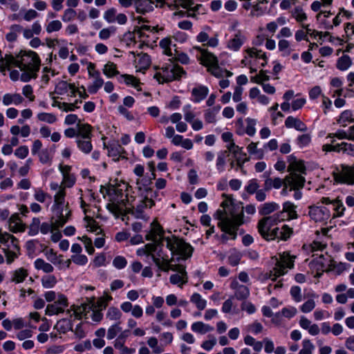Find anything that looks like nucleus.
Listing matches in <instances>:
<instances>
[{
    "label": "nucleus",
    "instance_id": "nucleus-1",
    "mask_svg": "<svg viewBox=\"0 0 354 354\" xmlns=\"http://www.w3.org/2000/svg\"><path fill=\"white\" fill-rule=\"evenodd\" d=\"M127 191V185L125 183L118 185L110 189V203L106 205L107 209L116 215L121 214L122 211H128L131 212L136 218L144 219L145 218L143 214L144 209L152 207L155 205L154 201L142 196L135 206L133 203L135 198L133 196L129 198Z\"/></svg>",
    "mask_w": 354,
    "mask_h": 354
},
{
    "label": "nucleus",
    "instance_id": "nucleus-2",
    "mask_svg": "<svg viewBox=\"0 0 354 354\" xmlns=\"http://www.w3.org/2000/svg\"><path fill=\"white\" fill-rule=\"evenodd\" d=\"M214 217L218 220V226L225 233L221 235L222 241L226 242L230 238L235 240L239 227L243 223L242 208L234 205L231 198L227 197L221 203V208L216 210Z\"/></svg>",
    "mask_w": 354,
    "mask_h": 354
},
{
    "label": "nucleus",
    "instance_id": "nucleus-3",
    "mask_svg": "<svg viewBox=\"0 0 354 354\" xmlns=\"http://www.w3.org/2000/svg\"><path fill=\"white\" fill-rule=\"evenodd\" d=\"M289 174L286 176V185H289L290 191H295L294 198L299 200L302 197L300 189L304 186L306 168L302 160H297L292 156L289 157Z\"/></svg>",
    "mask_w": 354,
    "mask_h": 354
},
{
    "label": "nucleus",
    "instance_id": "nucleus-4",
    "mask_svg": "<svg viewBox=\"0 0 354 354\" xmlns=\"http://www.w3.org/2000/svg\"><path fill=\"white\" fill-rule=\"evenodd\" d=\"M12 66H17L20 69V80L26 82L37 77L40 67V59L35 52L24 51L15 57Z\"/></svg>",
    "mask_w": 354,
    "mask_h": 354
},
{
    "label": "nucleus",
    "instance_id": "nucleus-5",
    "mask_svg": "<svg viewBox=\"0 0 354 354\" xmlns=\"http://www.w3.org/2000/svg\"><path fill=\"white\" fill-rule=\"evenodd\" d=\"M66 191L63 188L54 196V203L52 206V212L56 217L57 226L62 227L70 218L71 209L68 207V203L65 202Z\"/></svg>",
    "mask_w": 354,
    "mask_h": 354
},
{
    "label": "nucleus",
    "instance_id": "nucleus-6",
    "mask_svg": "<svg viewBox=\"0 0 354 354\" xmlns=\"http://www.w3.org/2000/svg\"><path fill=\"white\" fill-rule=\"evenodd\" d=\"M163 240L171 254L178 256V261L187 260L192 256L194 249L184 239L176 236H171L165 237Z\"/></svg>",
    "mask_w": 354,
    "mask_h": 354
},
{
    "label": "nucleus",
    "instance_id": "nucleus-7",
    "mask_svg": "<svg viewBox=\"0 0 354 354\" xmlns=\"http://www.w3.org/2000/svg\"><path fill=\"white\" fill-rule=\"evenodd\" d=\"M282 213H277L272 216H266L261 219L258 223V231L266 240H274L278 236V227L272 228L278 223L283 221Z\"/></svg>",
    "mask_w": 354,
    "mask_h": 354
},
{
    "label": "nucleus",
    "instance_id": "nucleus-8",
    "mask_svg": "<svg viewBox=\"0 0 354 354\" xmlns=\"http://www.w3.org/2000/svg\"><path fill=\"white\" fill-rule=\"evenodd\" d=\"M190 51L192 53L195 54L197 59L200 61L201 64L207 67L208 71L212 75L216 77L221 75L218 59L213 53L199 46H194Z\"/></svg>",
    "mask_w": 354,
    "mask_h": 354
},
{
    "label": "nucleus",
    "instance_id": "nucleus-9",
    "mask_svg": "<svg viewBox=\"0 0 354 354\" xmlns=\"http://www.w3.org/2000/svg\"><path fill=\"white\" fill-rule=\"evenodd\" d=\"M274 260V267L269 273L268 278L272 281H275L277 277L285 274L288 269H291L294 266V256H290L289 252H283L279 254V258H272Z\"/></svg>",
    "mask_w": 354,
    "mask_h": 354
},
{
    "label": "nucleus",
    "instance_id": "nucleus-10",
    "mask_svg": "<svg viewBox=\"0 0 354 354\" xmlns=\"http://www.w3.org/2000/svg\"><path fill=\"white\" fill-rule=\"evenodd\" d=\"M184 73L182 67L171 64L162 66L160 71L154 75V78L159 83L169 82L181 77Z\"/></svg>",
    "mask_w": 354,
    "mask_h": 354
},
{
    "label": "nucleus",
    "instance_id": "nucleus-11",
    "mask_svg": "<svg viewBox=\"0 0 354 354\" xmlns=\"http://www.w3.org/2000/svg\"><path fill=\"white\" fill-rule=\"evenodd\" d=\"M1 244L4 245L3 252L6 258V262L10 264L17 257V253L19 251L18 241L10 234H6L1 238Z\"/></svg>",
    "mask_w": 354,
    "mask_h": 354
},
{
    "label": "nucleus",
    "instance_id": "nucleus-12",
    "mask_svg": "<svg viewBox=\"0 0 354 354\" xmlns=\"http://www.w3.org/2000/svg\"><path fill=\"white\" fill-rule=\"evenodd\" d=\"M334 179L337 183L354 185V166L341 165L333 171Z\"/></svg>",
    "mask_w": 354,
    "mask_h": 354
},
{
    "label": "nucleus",
    "instance_id": "nucleus-13",
    "mask_svg": "<svg viewBox=\"0 0 354 354\" xmlns=\"http://www.w3.org/2000/svg\"><path fill=\"white\" fill-rule=\"evenodd\" d=\"M308 209V216L316 223H324L331 216L330 209L326 206L312 205Z\"/></svg>",
    "mask_w": 354,
    "mask_h": 354
},
{
    "label": "nucleus",
    "instance_id": "nucleus-14",
    "mask_svg": "<svg viewBox=\"0 0 354 354\" xmlns=\"http://www.w3.org/2000/svg\"><path fill=\"white\" fill-rule=\"evenodd\" d=\"M89 77L93 78L92 83L88 85V91L91 94L96 93L104 84V80L100 75V73L95 70V64L90 62L87 66Z\"/></svg>",
    "mask_w": 354,
    "mask_h": 354
},
{
    "label": "nucleus",
    "instance_id": "nucleus-15",
    "mask_svg": "<svg viewBox=\"0 0 354 354\" xmlns=\"http://www.w3.org/2000/svg\"><path fill=\"white\" fill-rule=\"evenodd\" d=\"M68 306L67 297L64 295L60 294L58 298L54 301V303L47 305L45 314L48 316H52L62 313Z\"/></svg>",
    "mask_w": 354,
    "mask_h": 354
},
{
    "label": "nucleus",
    "instance_id": "nucleus-16",
    "mask_svg": "<svg viewBox=\"0 0 354 354\" xmlns=\"http://www.w3.org/2000/svg\"><path fill=\"white\" fill-rule=\"evenodd\" d=\"M104 19L109 24L117 23L124 25L127 22V17L123 13H118L114 8H111L104 13Z\"/></svg>",
    "mask_w": 354,
    "mask_h": 354
},
{
    "label": "nucleus",
    "instance_id": "nucleus-17",
    "mask_svg": "<svg viewBox=\"0 0 354 354\" xmlns=\"http://www.w3.org/2000/svg\"><path fill=\"white\" fill-rule=\"evenodd\" d=\"M174 272L176 274H173L169 277V281L173 285H177L178 287L182 288L184 284L188 282V275L185 266L180 264Z\"/></svg>",
    "mask_w": 354,
    "mask_h": 354
},
{
    "label": "nucleus",
    "instance_id": "nucleus-18",
    "mask_svg": "<svg viewBox=\"0 0 354 354\" xmlns=\"http://www.w3.org/2000/svg\"><path fill=\"white\" fill-rule=\"evenodd\" d=\"M230 288L234 290V297L238 300H245L250 296L248 287L240 284L236 279L232 281Z\"/></svg>",
    "mask_w": 354,
    "mask_h": 354
},
{
    "label": "nucleus",
    "instance_id": "nucleus-19",
    "mask_svg": "<svg viewBox=\"0 0 354 354\" xmlns=\"http://www.w3.org/2000/svg\"><path fill=\"white\" fill-rule=\"evenodd\" d=\"M297 206L290 201H286L283 204V210L279 213H282L281 216L283 218V221L296 219L298 217L297 211Z\"/></svg>",
    "mask_w": 354,
    "mask_h": 354
},
{
    "label": "nucleus",
    "instance_id": "nucleus-20",
    "mask_svg": "<svg viewBox=\"0 0 354 354\" xmlns=\"http://www.w3.org/2000/svg\"><path fill=\"white\" fill-rule=\"evenodd\" d=\"M268 0H255L252 2V6L250 16L252 17H258L263 15L266 10V4Z\"/></svg>",
    "mask_w": 354,
    "mask_h": 354
},
{
    "label": "nucleus",
    "instance_id": "nucleus-21",
    "mask_svg": "<svg viewBox=\"0 0 354 354\" xmlns=\"http://www.w3.org/2000/svg\"><path fill=\"white\" fill-rule=\"evenodd\" d=\"M134 7L138 13L145 15L153 9V3L151 0H134Z\"/></svg>",
    "mask_w": 354,
    "mask_h": 354
},
{
    "label": "nucleus",
    "instance_id": "nucleus-22",
    "mask_svg": "<svg viewBox=\"0 0 354 354\" xmlns=\"http://www.w3.org/2000/svg\"><path fill=\"white\" fill-rule=\"evenodd\" d=\"M24 102L23 97L19 93H6L2 97V103L4 106L19 105Z\"/></svg>",
    "mask_w": 354,
    "mask_h": 354
},
{
    "label": "nucleus",
    "instance_id": "nucleus-23",
    "mask_svg": "<svg viewBox=\"0 0 354 354\" xmlns=\"http://www.w3.org/2000/svg\"><path fill=\"white\" fill-rule=\"evenodd\" d=\"M285 126L287 128H294L299 131H306V125L299 118L293 116H288L285 121Z\"/></svg>",
    "mask_w": 354,
    "mask_h": 354
},
{
    "label": "nucleus",
    "instance_id": "nucleus-24",
    "mask_svg": "<svg viewBox=\"0 0 354 354\" xmlns=\"http://www.w3.org/2000/svg\"><path fill=\"white\" fill-rule=\"evenodd\" d=\"M245 40V36L239 31L234 37L227 42V48L233 51H237L240 49Z\"/></svg>",
    "mask_w": 354,
    "mask_h": 354
},
{
    "label": "nucleus",
    "instance_id": "nucleus-25",
    "mask_svg": "<svg viewBox=\"0 0 354 354\" xmlns=\"http://www.w3.org/2000/svg\"><path fill=\"white\" fill-rule=\"evenodd\" d=\"M137 71H141L149 68L151 59L149 56L146 53L138 54L134 60Z\"/></svg>",
    "mask_w": 354,
    "mask_h": 354
},
{
    "label": "nucleus",
    "instance_id": "nucleus-26",
    "mask_svg": "<svg viewBox=\"0 0 354 354\" xmlns=\"http://www.w3.org/2000/svg\"><path fill=\"white\" fill-rule=\"evenodd\" d=\"M108 149V155L113 158V160L117 161L122 157L124 153V148L118 143H113L106 147Z\"/></svg>",
    "mask_w": 354,
    "mask_h": 354
},
{
    "label": "nucleus",
    "instance_id": "nucleus-27",
    "mask_svg": "<svg viewBox=\"0 0 354 354\" xmlns=\"http://www.w3.org/2000/svg\"><path fill=\"white\" fill-rule=\"evenodd\" d=\"M348 265L345 263L337 262L333 259H330L326 271H333L336 274H340L348 268Z\"/></svg>",
    "mask_w": 354,
    "mask_h": 354
},
{
    "label": "nucleus",
    "instance_id": "nucleus-28",
    "mask_svg": "<svg viewBox=\"0 0 354 354\" xmlns=\"http://www.w3.org/2000/svg\"><path fill=\"white\" fill-rule=\"evenodd\" d=\"M80 207L83 209V212L85 214L84 220L86 221L87 225L86 227H89V230L92 232H96L98 230V227L95 224V221L89 216L87 215V209L86 207L88 205L86 202L84 201L82 198V195H81L80 198Z\"/></svg>",
    "mask_w": 354,
    "mask_h": 354
},
{
    "label": "nucleus",
    "instance_id": "nucleus-29",
    "mask_svg": "<svg viewBox=\"0 0 354 354\" xmlns=\"http://www.w3.org/2000/svg\"><path fill=\"white\" fill-rule=\"evenodd\" d=\"M9 229L13 232H24L26 226L17 215H12L9 219Z\"/></svg>",
    "mask_w": 354,
    "mask_h": 354
},
{
    "label": "nucleus",
    "instance_id": "nucleus-30",
    "mask_svg": "<svg viewBox=\"0 0 354 354\" xmlns=\"http://www.w3.org/2000/svg\"><path fill=\"white\" fill-rule=\"evenodd\" d=\"M285 183V178L281 179L279 177L272 178L267 177L264 182V190L268 191L272 188L279 189Z\"/></svg>",
    "mask_w": 354,
    "mask_h": 354
},
{
    "label": "nucleus",
    "instance_id": "nucleus-31",
    "mask_svg": "<svg viewBox=\"0 0 354 354\" xmlns=\"http://www.w3.org/2000/svg\"><path fill=\"white\" fill-rule=\"evenodd\" d=\"M337 124L342 127H346L350 123L354 122V114L351 110L344 111L337 120Z\"/></svg>",
    "mask_w": 354,
    "mask_h": 354
},
{
    "label": "nucleus",
    "instance_id": "nucleus-32",
    "mask_svg": "<svg viewBox=\"0 0 354 354\" xmlns=\"http://www.w3.org/2000/svg\"><path fill=\"white\" fill-rule=\"evenodd\" d=\"M209 93V89L205 86H199L194 88L192 91L194 101L199 102L206 97Z\"/></svg>",
    "mask_w": 354,
    "mask_h": 354
},
{
    "label": "nucleus",
    "instance_id": "nucleus-33",
    "mask_svg": "<svg viewBox=\"0 0 354 354\" xmlns=\"http://www.w3.org/2000/svg\"><path fill=\"white\" fill-rule=\"evenodd\" d=\"M196 39L198 42H206L205 45H207L210 47H216L218 44V40L216 37L209 38L208 34L206 33L205 32H201L197 35Z\"/></svg>",
    "mask_w": 354,
    "mask_h": 354
},
{
    "label": "nucleus",
    "instance_id": "nucleus-34",
    "mask_svg": "<svg viewBox=\"0 0 354 354\" xmlns=\"http://www.w3.org/2000/svg\"><path fill=\"white\" fill-rule=\"evenodd\" d=\"M162 234V229L161 226L156 221H153L151 223V229L150 232L146 234L145 237L148 241H156L158 239V236H160Z\"/></svg>",
    "mask_w": 354,
    "mask_h": 354
},
{
    "label": "nucleus",
    "instance_id": "nucleus-35",
    "mask_svg": "<svg viewBox=\"0 0 354 354\" xmlns=\"http://www.w3.org/2000/svg\"><path fill=\"white\" fill-rule=\"evenodd\" d=\"M191 328L193 332L199 334H205L214 330L212 326L202 322H194L191 326Z\"/></svg>",
    "mask_w": 354,
    "mask_h": 354
},
{
    "label": "nucleus",
    "instance_id": "nucleus-36",
    "mask_svg": "<svg viewBox=\"0 0 354 354\" xmlns=\"http://www.w3.org/2000/svg\"><path fill=\"white\" fill-rule=\"evenodd\" d=\"M76 143L78 149L86 154L89 153L93 149L91 138H76Z\"/></svg>",
    "mask_w": 354,
    "mask_h": 354
},
{
    "label": "nucleus",
    "instance_id": "nucleus-37",
    "mask_svg": "<svg viewBox=\"0 0 354 354\" xmlns=\"http://www.w3.org/2000/svg\"><path fill=\"white\" fill-rule=\"evenodd\" d=\"M206 12V9L202 4H196L194 6H190L188 10L186 12L188 17H195L197 15H203ZM178 14L184 15L185 12H180Z\"/></svg>",
    "mask_w": 354,
    "mask_h": 354
},
{
    "label": "nucleus",
    "instance_id": "nucleus-38",
    "mask_svg": "<svg viewBox=\"0 0 354 354\" xmlns=\"http://www.w3.org/2000/svg\"><path fill=\"white\" fill-rule=\"evenodd\" d=\"M28 272L23 268H18L11 273V281L21 283L27 277Z\"/></svg>",
    "mask_w": 354,
    "mask_h": 354
},
{
    "label": "nucleus",
    "instance_id": "nucleus-39",
    "mask_svg": "<svg viewBox=\"0 0 354 354\" xmlns=\"http://www.w3.org/2000/svg\"><path fill=\"white\" fill-rule=\"evenodd\" d=\"M77 138H91V127L87 124H77Z\"/></svg>",
    "mask_w": 354,
    "mask_h": 354
},
{
    "label": "nucleus",
    "instance_id": "nucleus-40",
    "mask_svg": "<svg viewBox=\"0 0 354 354\" xmlns=\"http://www.w3.org/2000/svg\"><path fill=\"white\" fill-rule=\"evenodd\" d=\"M167 4L171 9H177L181 7L188 10L190 6H193L194 3L192 0H169Z\"/></svg>",
    "mask_w": 354,
    "mask_h": 354
},
{
    "label": "nucleus",
    "instance_id": "nucleus-41",
    "mask_svg": "<svg viewBox=\"0 0 354 354\" xmlns=\"http://www.w3.org/2000/svg\"><path fill=\"white\" fill-rule=\"evenodd\" d=\"M190 301L193 303L197 309L203 310L206 308L207 301L202 297V296L197 292H194L190 298Z\"/></svg>",
    "mask_w": 354,
    "mask_h": 354
},
{
    "label": "nucleus",
    "instance_id": "nucleus-42",
    "mask_svg": "<svg viewBox=\"0 0 354 354\" xmlns=\"http://www.w3.org/2000/svg\"><path fill=\"white\" fill-rule=\"evenodd\" d=\"M34 266L37 270H41L46 273H50L54 270L53 266L42 259H37L34 262Z\"/></svg>",
    "mask_w": 354,
    "mask_h": 354
},
{
    "label": "nucleus",
    "instance_id": "nucleus-43",
    "mask_svg": "<svg viewBox=\"0 0 354 354\" xmlns=\"http://www.w3.org/2000/svg\"><path fill=\"white\" fill-rule=\"evenodd\" d=\"M279 208V205L274 202L266 203L261 206L259 212L260 214L266 216L277 210Z\"/></svg>",
    "mask_w": 354,
    "mask_h": 354
},
{
    "label": "nucleus",
    "instance_id": "nucleus-44",
    "mask_svg": "<svg viewBox=\"0 0 354 354\" xmlns=\"http://www.w3.org/2000/svg\"><path fill=\"white\" fill-rule=\"evenodd\" d=\"M122 317V313L120 310L114 306L109 307L106 314V318L110 321L120 322Z\"/></svg>",
    "mask_w": 354,
    "mask_h": 354
},
{
    "label": "nucleus",
    "instance_id": "nucleus-45",
    "mask_svg": "<svg viewBox=\"0 0 354 354\" xmlns=\"http://www.w3.org/2000/svg\"><path fill=\"white\" fill-rule=\"evenodd\" d=\"M22 31V27L20 25L15 24L11 26L10 32L6 35V39L10 42H13L17 40L18 34Z\"/></svg>",
    "mask_w": 354,
    "mask_h": 354
},
{
    "label": "nucleus",
    "instance_id": "nucleus-46",
    "mask_svg": "<svg viewBox=\"0 0 354 354\" xmlns=\"http://www.w3.org/2000/svg\"><path fill=\"white\" fill-rule=\"evenodd\" d=\"M57 89L60 91V94L70 91L71 95H74L77 92V89L73 84H70L65 81L60 82L57 86Z\"/></svg>",
    "mask_w": 354,
    "mask_h": 354
},
{
    "label": "nucleus",
    "instance_id": "nucleus-47",
    "mask_svg": "<svg viewBox=\"0 0 354 354\" xmlns=\"http://www.w3.org/2000/svg\"><path fill=\"white\" fill-rule=\"evenodd\" d=\"M55 223H56V217H55V216L53 215L52 217V221L50 223H46V222H44L41 224L40 223V226H39L40 232L43 234H46L48 232H51L53 228L54 229H59L61 227L57 226V225H55Z\"/></svg>",
    "mask_w": 354,
    "mask_h": 354
},
{
    "label": "nucleus",
    "instance_id": "nucleus-48",
    "mask_svg": "<svg viewBox=\"0 0 354 354\" xmlns=\"http://www.w3.org/2000/svg\"><path fill=\"white\" fill-rule=\"evenodd\" d=\"M352 62L350 57L347 55H344L337 59V68L340 71H346L351 66Z\"/></svg>",
    "mask_w": 354,
    "mask_h": 354
},
{
    "label": "nucleus",
    "instance_id": "nucleus-49",
    "mask_svg": "<svg viewBox=\"0 0 354 354\" xmlns=\"http://www.w3.org/2000/svg\"><path fill=\"white\" fill-rule=\"evenodd\" d=\"M55 328L62 333H66L67 331L72 329L70 321L66 319L59 320L55 324Z\"/></svg>",
    "mask_w": 354,
    "mask_h": 354
},
{
    "label": "nucleus",
    "instance_id": "nucleus-50",
    "mask_svg": "<svg viewBox=\"0 0 354 354\" xmlns=\"http://www.w3.org/2000/svg\"><path fill=\"white\" fill-rule=\"evenodd\" d=\"M227 154V151H220L218 153L217 158H216V169L219 172H223L224 171L225 165V159Z\"/></svg>",
    "mask_w": 354,
    "mask_h": 354
},
{
    "label": "nucleus",
    "instance_id": "nucleus-51",
    "mask_svg": "<svg viewBox=\"0 0 354 354\" xmlns=\"http://www.w3.org/2000/svg\"><path fill=\"white\" fill-rule=\"evenodd\" d=\"M171 260L172 259L168 260L166 258H162L161 263L157 267L164 272H168L169 270L174 272L176 270H178L177 268L180 264L173 265L171 263Z\"/></svg>",
    "mask_w": 354,
    "mask_h": 354
},
{
    "label": "nucleus",
    "instance_id": "nucleus-52",
    "mask_svg": "<svg viewBox=\"0 0 354 354\" xmlns=\"http://www.w3.org/2000/svg\"><path fill=\"white\" fill-rule=\"evenodd\" d=\"M118 73L116 64L113 62H109L104 66L103 73L108 77H112L118 74Z\"/></svg>",
    "mask_w": 354,
    "mask_h": 354
},
{
    "label": "nucleus",
    "instance_id": "nucleus-53",
    "mask_svg": "<svg viewBox=\"0 0 354 354\" xmlns=\"http://www.w3.org/2000/svg\"><path fill=\"white\" fill-rule=\"evenodd\" d=\"M248 152L254 155L256 159H262L264 156L263 149H257V142H251L247 147Z\"/></svg>",
    "mask_w": 354,
    "mask_h": 354
},
{
    "label": "nucleus",
    "instance_id": "nucleus-54",
    "mask_svg": "<svg viewBox=\"0 0 354 354\" xmlns=\"http://www.w3.org/2000/svg\"><path fill=\"white\" fill-rule=\"evenodd\" d=\"M278 48L283 56L289 55L292 50L290 42L286 39H280L278 43Z\"/></svg>",
    "mask_w": 354,
    "mask_h": 354
},
{
    "label": "nucleus",
    "instance_id": "nucleus-55",
    "mask_svg": "<svg viewBox=\"0 0 354 354\" xmlns=\"http://www.w3.org/2000/svg\"><path fill=\"white\" fill-rule=\"evenodd\" d=\"M120 322H115L114 324L111 325L107 330L106 338L108 339H113L115 338L117 335L122 331V328L120 327Z\"/></svg>",
    "mask_w": 354,
    "mask_h": 354
},
{
    "label": "nucleus",
    "instance_id": "nucleus-56",
    "mask_svg": "<svg viewBox=\"0 0 354 354\" xmlns=\"http://www.w3.org/2000/svg\"><path fill=\"white\" fill-rule=\"evenodd\" d=\"M340 153L348 156H354V144L342 142L340 143Z\"/></svg>",
    "mask_w": 354,
    "mask_h": 354
},
{
    "label": "nucleus",
    "instance_id": "nucleus-57",
    "mask_svg": "<svg viewBox=\"0 0 354 354\" xmlns=\"http://www.w3.org/2000/svg\"><path fill=\"white\" fill-rule=\"evenodd\" d=\"M57 279L54 275L48 274L41 278V283L45 288H53L57 283Z\"/></svg>",
    "mask_w": 354,
    "mask_h": 354
},
{
    "label": "nucleus",
    "instance_id": "nucleus-58",
    "mask_svg": "<svg viewBox=\"0 0 354 354\" xmlns=\"http://www.w3.org/2000/svg\"><path fill=\"white\" fill-rule=\"evenodd\" d=\"M333 209L334 210L333 218L342 216L344 214L345 210V207L342 202L337 199L333 202Z\"/></svg>",
    "mask_w": 354,
    "mask_h": 354
},
{
    "label": "nucleus",
    "instance_id": "nucleus-59",
    "mask_svg": "<svg viewBox=\"0 0 354 354\" xmlns=\"http://www.w3.org/2000/svg\"><path fill=\"white\" fill-rule=\"evenodd\" d=\"M76 182V178L74 174H71L63 177L61 183V188L66 189V188L72 187Z\"/></svg>",
    "mask_w": 354,
    "mask_h": 354
},
{
    "label": "nucleus",
    "instance_id": "nucleus-60",
    "mask_svg": "<svg viewBox=\"0 0 354 354\" xmlns=\"http://www.w3.org/2000/svg\"><path fill=\"white\" fill-rule=\"evenodd\" d=\"M37 117L39 120L47 122L48 124H53L57 120L55 115L51 113H39L37 114Z\"/></svg>",
    "mask_w": 354,
    "mask_h": 354
},
{
    "label": "nucleus",
    "instance_id": "nucleus-61",
    "mask_svg": "<svg viewBox=\"0 0 354 354\" xmlns=\"http://www.w3.org/2000/svg\"><path fill=\"white\" fill-rule=\"evenodd\" d=\"M245 133L250 136H253L256 133L255 126L257 124V120L255 119L248 118L245 119Z\"/></svg>",
    "mask_w": 354,
    "mask_h": 354
},
{
    "label": "nucleus",
    "instance_id": "nucleus-62",
    "mask_svg": "<svg viewBox=\"0 0 354 354\" xmlns=\"http://www.w3.org/2000/svg\"><path fill=\"white\" fill-rule=\"evenodd\" d=\"M62 24L59 20H53L48 23L46 26V30L48 33H52L61 30Z\"/></svg>",
    "mask_w": 354,
    "mask_h": 354
},
{
    "label": "nucleus",
    "instance_id": "nucleus-63",
    "mask_svg": "<svg viewBox=\"0 0 354 354\" xmlns=\"http://www.w3.org/2000/svg\"><path fill=\"white\" fill-rule=\"evenodd\" d=\"M315 349V346L310 339H304L302 342V348L300 350L299 354H313Z\"/></svg>",
    "mask_w": 354,
    "mask_h": 354
},
{
    "label": "nucleus",
    "instance_id": "nucleus-64",
    "mask_svg": "<svg viewBox=\"0 0 354 354\" xmlns=\"http://www.w3.org/2000/svg\"><path fill=\"white\" fill-rule=\"evenodd\" d=\"M245 52L250 57H255L257 59H266V55L261 50H258L255 48H248Z\"/></svg>",
    "mask_w": 354,
    "mask_h": 354
}]
</instances>
